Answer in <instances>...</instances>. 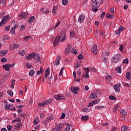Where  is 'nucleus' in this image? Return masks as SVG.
<instances>
[{
	"label": "nucleus",
	"instance_id": "8",
	"mask_svg": "<svg viewBox=\"0 0 131 131\" xmlns=\"http://www.w3.org/2000/svg\"><path fill=\"white\" fill-rule=\"evenodd\" d=\"M85 19V16L83 14H81L79 16V18L78 20V22L80 23H83L84 22V20Z\"/></svg>",
	"mask_w": 131,
	"mask_h": 131
},
{
	"label": "nucleus",
	"instance_id": "17",
	"mask_svg": "<svg viewBox=\"0 0 131 131\" xmlns=\"http://www.w3.org/2000/svg\"><path fill=\"white\" fill-rule=\"evenodd\" d=\"M8 54V50H2L0 51V56L4 57V56H6Z\"/></svg>",
	"mask_w": 131,
	"mask_h": 131
},
{
	"label": "nucleus",
	"instance_id": "52",
	"mask_svg": "<svg viewBox=\"0 0 131 131\" xmlns=\"http://www.w3.org/2000/svg\"><path fill=\"white\" fill-rule=\"evenodd\" d=\"M78 60H82V59H83V56H82V55H78Z\"/></svg>",
	"mask_w": 131,
	"mask_h": 131
},
{
	"label": "nucleus",
	"instance_id": "7",
	"mask_svg": "<svg viewBox=\"0 0 131 131\" xmlns=\"http://www.w3.org/2000/svg\"><path fill=\"white\" fill-rule=\"evenodd\" d=\"M60 39H61V36L56 37L53 43L55 47H57V46L59 45V41H60Z\"/></svg>",
	"mask_w": 131,
	"mask_h": 131
},
{
	"label": "nucleus",
	"instance_id": "9",
	"mask_svg": "<svg viewBox=\"0 0 131 131\" xmlns=\"http://www.w3.org/2000/svg\"><path fill=\"white\" fill-rule=\"evenodd\" d=\"M120 86H121V84L119 83L114 85V89L116 92H117V93H119V92H120V88H119Z\"/></svg>",
	"mask_w": 131,
	"mask_h": 131
},
{
	"label": "nucleus",
	"instance_id": "35",
	"mask_svg": "<svg viewBox=\"0 0 131 131\" xmlns=\"http://www.w3.org/2000/svg\"><path fill=\"white\" fill-rule=\"evenodd\" d=\"M62 3L63 6H67V4H68V0H62Z\"/></svg>",
	"mask_w": 131,
	"mask_h": 131
},
{
	"label": "nucleus",
	"instance_id": "11",
	"mask_svg": "<svg viewBox=\"0 0 131 131\" xmlns=\"http://www.w3.org/2000/svg\"><path fill=\"white\" fill-rule=\"evenodd\" d=\"M27 17H28V13L27 12H23L20 13V17L22 18L24 20H25Z\"/></svg>",
	"mask_w": 131,
	"mask_h": 131
},
{
	"label": "nucleus",
	"instance_id": "30",
	"mask_svg": "<svg viewBox=\"0 0 131 131\" xmlns=\"http://www.w3.org/2000/svg\"><path fill=\"white\" fill-rule=\"evenodd\" d=\"M26 67L28 68V69H31L32 66L31 63H27L26 64Z\"/></svg>",
	"mask_w": 131,
	"mask_h": 131
},
{
	"label": "nucleus",
	"instance_id": "19",
	"mask_svg": "<svg viewBox=\"0 0 131 131\" xmlns=\"http://www.w3.org/2000/svg\"><path fill=\"white\" fill-rule=\"evenodd\" d=\"M18 48V45L17 43L12 44L10 46V50H15Z\"/></svg>",
	"mask_w": 131,
	"mask_h": 131
},
{
	"label": "nucleus",
	"instance_id": "21",
	"mask_svg": "<svg viewBox=\"0 0 131 131\" xmlns=\"http://www.w3.org/2000/svg\"><path fill=\"white\" fill-rule=\"evenodd\" d=\"M120 114L122 116H126L127 115V113L124 110H121L120 111Z\"/></svg>",
	"mask_w": 131,
	"mask_h": 131
},
{
	"label": "nucleus",
	"instance_id": "13",
	"mask_svg": "<svg viewBox=\"0 0 131 131\" xmlns=\"http://www.w3.org/2000/svg\"><path fill=\"white\" fill-rule=\"evenodd\" d=\"M98 95H97V92L92 93L90 95L89 98L90 99H92V100H94V99H96L97 98Z\"/></svg>",
	"mask_w": 131,
	"mask_h": 131
},
{
	"label": "nucleus",
	"instance_id": "5",
	"mask_svg": "<svg viewBox=\"0 0 131 131\" xmlns=\"http://www.w3.org/2000/svg\"><path fill=\"white\" fill-rule=\"evenodd\" d=\"M91 52L93 55H97V53H98V46H97V45H94L92 48Z\"/></svg>",
	"mask_w": 131,
	"mask_h": 131
},
{
	"label": "nucleus",
	"instance_id": "16",
	"mask_svg": "<svg viewBox=\"0 0 131 131\" xmlns=\"http://www.w3.org/2000/svg\"><path fill=\"white\" fill-rule=\"evenodd\" d=\"M11 67H12V65L10 64L3 65V68L5 69L6 71H10V68H11Z\"/></svg>",
	"mask_w": 131,
	"mask_h": 131
},
{
	"label": "nucleus",
	"instance_id": "6",
	"mask_svg": "<svg viewBox=\"0 0 131 131\" xmlns=\"http://www.w3.org/2000/svg\"><path fill=\"white\" fill-rule=\"evenodd\" d=\"M34 59L35 62L36 63H38V62L39 63H41V59L40 58V57L39 56V54H35V56L34 57Z\"/></svg>",
	"mask_w": 131,
	"mask_h": 131
},
{
	"label": "nucleus",
	"instance_id": "41",
	"mask_svg": "<svg viewBox=\"0 0 131 131\" xmlns=\"http://www.w3.org/2000/svg\"><path fill=\"white\" fill-rule=\"evenodd\" d=\"M54 119V118H53L52 116H49L46 118L47 121H50V120H53Z\"/></svg>",
	"mask_w": 131,
	"mask_h": 131
},
{
	"label": "nucleus",
	"instance_id": "2",
	"mask_svg": "<svg viewBox=\"0 0 131 131\" xmlns=\"http://www.w3.org/2000/svg\"><path fill=\"white\" fill-rule=\"evenodd\" d=\"M120 61H121V55L120 54H117L114 55L112 58V62L113 63H118V62H120Z\"/></svg>",
	"mask_w": 131,
	"mask_h": 131
},
{
	"label": "nucleus",
	"instance_id": "32",
	"mask_svg": "<svg viewBox=\"0 0 131 131\" xmlns=\"http://www.w3.org/2000/svg\"><path fill=\"white\" fill-rule=\"evenodd\" d=\"M117 73L120 74L121 73V67H119L116 69Z\"/></svg>",
	"mask_w": 131,
	"mask_h": 131
},
{
	"label": "nucleus",
	"instance_id": "33",
	"mask_svg": "<svg viewBox=\"0 0 131 131\" xmlns=\"http://www.w3.org/2000/svg\"><path fill=\"white\" fill-rule=\"evenodd\" d=\"M100 103V99H97L93 101V104L96 105V104H99Z\"/></svg>",
	"mask_w": 131,
	"mask_h": 131
},
{
	"label": "nucleus",
	"instance_id": "37",
	"mask_svg": "<svg viewBox=\"0 0 131 131\" xmlns=\"http://www.w3.org/2000/svg\"><path fill=\"white\" fill-rule=\"evenodd\" d=\"M18 54H19V55L21 56H24V55H25V51L24 50L18 51Z\"/></svg>",
	"mask_w": 131,
	"mask_h": 131
},
{
	"label": "nucleus",
	"instance_id": "44",
	"mask_svg": "<svg viewBox=\"0 0 131 131\" xmlns=\"http://www.w3.org/2000/svg\"><path fill=\"white\" fill-rule=\"evenodd\" d=\"M38 106H39V107H45V106H46V105L45 104V102H43L42 103H39L38 104Z\"/></svg>",
	"mask_w": 131,
	"mask_h": 131
},
{
	"label": "nucleus",
	"instance_id": "34",
	"mask_svg": "<svg viewBox=\"0 0 131 131\" xmlns=\"http://www.w3.org/2000/svg\"><path fill=\"white\" fill-rule=\"evenodd\" d=\"M82 112H86V113H88V112H90V109L89 108H83L82 110Z\"/></svg>",
	"mask_w": 131,
	"mask_h": 131
},
{
	"label": "nucleus",
	"instance_id": "3",
	"mask_svg": "<svg viewBox=\"0 0 131 131\" xmlns=\"http://www.w3.org/2000/svg\"><path fill=\"white\" fill-rule=\"evenodd\" d=\"M9 19H10V16L9 15H6L5 16H4L1 22L0 23V27L2 26H4L5 25V24H6V23H7V20H9Z\"/></svg>",
	"mask_w": 131,
	"mask_h": 131
},
{
	"label": "nucleus",
	"instance_id": "48",
	"mask_svg": "<svg viewBox=\"0 0 131 131\" xmlns=\"http://www.w3.org/2000/svg\"><path fill=\"white\" fill-rule=\"evenodd\" d=\"M123 63L124 64H128V59L126 58L123 61Z\"/></svg>",
	"mask_w": 131,
	"mask_h": 131
},
{
	"label": "nucleus",
	"instance_id": "45",
	"mask_svg": "<svg viewBox=\"0 0 131 131\" xmlns=\"http://www.w3.org/2000/svg\"><path fill=\"white\" fill-rule=\"evenodd\" d=\"M7 61H8V60L5 57L2 58L1 59V62L2 63H5V62H7Z\"/></svg>",
	"mask_w": 131,
	"mask_h": 131
},
{
	"label": "nucleus",
	"instance_id": "42",
	"mask_svg": "<svg viewBox=\"0 0 131 131\" xmlns=\"http://www.w3.org/2000/svg\"><path fill=\"white\" fill-rule=\"evenodd\" d=\"M57 10V7L54 6L53 8L52 13L53 14H56V11Z\"/></svg>",
	"mask_w": 131,
	"mask_h": 131
},
{
	"label": "nucleus",
	"instance_id": "62",
	"mask_svg": "<svg viewBox=\"0 0 131 131\" xmlns=\"http://www.w3.org/2000/svg\"><path fill=\"white\" fill-rule=\"evenodd\" d=\"M72 53L74 54V55H76V54H77V51H76L75 49H73L72 50Z\"/></svg>",
	"mask_w": 131,
	"mask_h": 131
},
{
	"label": "nucleus",
	"instance_id": "23",
	"mask_svg": "<svg viewBox=\"0 0 131 131\" xmlns=\"http://www.w3.org/2000/svg\"><path fill=\"white\" fill-rule=\"evenodd\" d=\"M52 99H49L48 100H46L44 101V104L45 105H49V104H51L52 103Z\"/></svg>",
	"mask_w": 131,
	"mask_h": 131
},
{
	"label": "nucleus",
	"instance_id": "25",
	"mask_svg": "<svg viewBox=\"0 0 131 131\" xmlns=\"http://www.w3.org/2000/svg\"><path fill=\"white\" fill-rule=\"evenodd\" d=\"M43 72H45L43 68H40L39 71H37V75H39V74H41V73H43Z\"/></svg>",
	"mask_w": 131,
	"mask_h": 131
},
{
	"label": "nucleus",
	"instance_id": "22",
	"mask_svg": "<svg viewBox=\"0 0 131 131\" xmlns=\"http://www.w3.org/2000/svg\"><path fill=\"white\" fill-rule=\"evenodd\" d=\"M70 51H71V46L68 45V47L65 50V52L66 54H69V53H70Z\"/></svg>",
	"mask_w": 131,
	"mask_h": 131
},
{
	"label": "nucleus",
	"instance_id": "53",
	"mask_svg": "<svg viewBox=\"0 0 131 131\" xmlns=\"http://www.w3.org/2000/svg\"><path fill=\"white\" fill-rule=\"evenodd\" d=\"M12 128H13V126H12V125H8L7 126L8 130H11V129H12Z\"/></svg>",
	"mask_w": 131,
	"mask_h": 131
},
{
	"label": "nucleus",
	"instance_id": "1",
	"mask_svg": "<svg viewBox=\"0 0 131 131\" xmlns=\"http://www.w3.org/2000/svg\"><path fill=\"white\" fill-rule=\"evenodd\" d=\"M104 0H95L92 4V7L93 8H99L101 5H103Z\"/></svg>",
	"mask_w": 131,
	"mask_h": 131
},
{
	"label": "nucleus",
	"instance_id": "18",
	"mask_svg": "<svg viewBox=\"0 0 131 131\" xmlns=\"http://www.w3.org/2000/svg\"><path fill=\"white\" fill-rule=\"evenodd\" d=\"M15 127L18 128V129H21V128H22V123H21V122L16 123V124L15 125Z\"/></svg>",
	"mask_w": 131,
	"mask_h": 131
},
{
	"label": "nucleus",
	"instance_id": "51",
	"mask_svg": "<svg viewBox=\"0 0 131 131\" xmlns=\"http://www.w3.org/2000/svg\"><path fill=\"white\" fill-rule=\"evenodd\" d=\"M111 77H112L111 76V75H107V76H106L105 77V79H106V80H109V79H110L111 78Z\"/></svg>",
	"mask_w": 131,
	"mask_h": 131
},
{
	"label": "nucleus",
	"instance_id": "54",
	"mask_svg": "<svg viewBox=\"0 0 131 131\" xmlns=\"http://www.w3.org/2000/svg\"><path fill=\"white\" fill-rule=\"evenodd\" d=\"M92 11H93V12H98V11H99V9L98 8H93L92 9Z\"/></svg>",
	"mask_w": 131,
	"mask_h": 131
},
{
	"label": "nucleus",
	"instance_id": "10",
	"mask_svg": "<svg viewBox=\"0 0 131 131\" xmlns=\"http://www.w3.org/2000/svg\"><path fill=\"white\" fill-rule=\"evenodd\" d=\"M60 61H61V56H58L53 62V65H54V66H58V65H60Z\"/></svg>",
	"mask_w": 131,
	"mask_h": 131
},
{
	"label": "nucleus",
	"instance_id": "26",
	"mask_svg": "<svg viewBox=\"0 0 131 131\" xmlns=\"http://www.w3.org/2000/svg\"><path fill=\"white\" fill-rule=\"evenodd\" d=\"M89 119V117L88 116H83L81 117V120L83 121H86Z\"/></svg>",
	"mask_w": 131,
	"mask_h": 131
},
{
	"label": "nucleus",
	"instance_id": "14",
	"mask_svg": "<svg viewBox=\"0 0 131 131\" xmlns=\"http://www.w3.org/2000/svg\"><path fill=\"white\" fill-rule=\"evenodd\" d=\"M71 91L73 92L75 95H76L78 92H79V88L78 87H75L71 88Z\"/></svg>",
	"mask_w": 131,
	"mask_h": 131
},
{
	"label": "nucleus",
	"instance_id": "60",
	"mask_svg": "<svg viewBox=\"0 0 131 131\" xmlns=\"http://www.w3.org/2000/svg\"><path fill=\"white\" fill-rule=\"evenodd\" d=\"M64 118H65V113H63L60 116V119H64Z\"/></svg>",
	"mask_w": 131,
	"mask_h": 131
},
{
	"label": "nucleus",
	"instance_id": "49",
	"mask_svg": "<svg viewBox=\"0 0 131 131\" xmlns=\"http://www.w3.org/2000/svg\"><path fill=\"white\" fill-rule=\"evenodd\" d=\"M16 122H21V119L18 118V119H17L14 120L13 123Z\"/></svg>",
	"mask_w": 131,
	"mask_h": 131
},
{
	"label": "nucleus",
	"instance_id": "4",
	"mask_svg": "<svg viewBox=\"0 0 131 131\" xmlns=\"http://www.w3.org/2000/svg\"><path fill=\"white\" fill-rule=\"evenodd\" d=\"M54 99L57 100L58 101H62V100H65L66 98L65 96L62 95H56L54 96Z\"/></svg>",
	"mask_w": 131,
	"mask_h": 131
},
{
	"label": "nucleus",
	"instance_id": "40",
	"mask_svg": "<svg viewBox=\"0 0 131 131\" xmlns=\"http://www.w3.org/2000/svg\"><path fill=\"white\" fill-rule=\"evenodd\" d=\"M11 108V105L6 104L5 106V110H9Z\"/></svg>",
	"mask_w": 131,
	"mask_h": 131
},
{
	"label": "nucleus",
	"instance_id": "56",
	"mask_svg": "<svg viewBox=\"0 0 131 131\" xmlns=\"http://www.w3.org/2000/svg\"><path fill=\"white\" fill-rule=\"evenodd\" d=\"M25 30V26L21 25L20 27L21 31H24Z\"/></svg>",
	"mask_w": 131,
	"mask_h": 131
},
{
	"label": "nucleus",
	"instance_id": "59",
	"mask_svg": "<svg viewBox=\"0 0 131 131\" xmlns=\"http://www.w3.org/2000/svg\"><path fill=\"white\" fill-rule=\"evenodd\" d=\"M84 71L86 72V74L89 73H90V68H84Z\"/></svg>",
	"mask_w": 131,
	"mask_h": 131
},
{
	"label": "nucleus",
	"instance_id": "61",
	"mask_svg": "<svg viewBox=\"0 0 131 131\" xmlns=\"http://www.w3.org/2000/svg\"><path fill=\"white\" fill-rule=\"evenodd\" d=\"M60 24V20H58L57 24L55 25V26L54 27V28H57L59 26V25Z\"/></svg>",
	"mask_w": 131,
	"mask_h": 131
},
{
	"label": "nucleus",
	"instance_id": "39",
	"mask_svg": "<svg viewBox=\"0 0 131 131\" xmlns=\"http://www.w3.org/2000/svg\"><path fill=\"white\" fill-rule=\"evenodd\" d=\"M7 94H8L9 96H11V97H12V96L13 95V91H12V90H8L7 91Z\"/></svg>",
	"mask_w": 131,
	"mask_h": 131
},
{
	"label": "nucleus",
	"instance_id": "15",
	"mask_svg": "<svg viewBox=\"0 0 131 131\" xmlns=\"http://www.w3.org/2000/svg\"><path fill=\"white\" fill-rule=\"evenodd\" d=\"M35 17L34 16H31L28 19V23L29 24H31L33 23V22H35Z\"/></svg>",
	"mask_w": 131,
	"mask_h": 131
},
{
	"label": "nucleus",
	"instance_id": "31",
	"mask_svg": "<svg viewBox=\"0 0 131 131\" xmlns=\"http://www.w3.org/2000/svg\"><path fill=\"white\" fill-rule=\"evenodd\" d=\"M126 77L127 78V79H128V80H130V73H129V72H127L126 73Z\"/></svg>",
	"mask_w": 131,
	"mask_h": 131
},
{
	"label": "nucleus",
	"instance_id": "50",
	"mask_svg": "<svg viewBox=\"0 0 131 131\" xmlns=\"http://www.w3.org/2000/svg\"><path fill=\"white\" fill-rule=\"evenodd\" d=\"M10 33H11V34H14V33H15V28H12L11 30H10Z\"/></svg>",
	"mask_w": 131,
	"mask_h": 131
},
{
	"label": "nucleus",
	"instance_id": "29",
	"mask_svg": "<svg viewBox=\"0 0 131 131\" xmlns=\"http://www.w3.org/2000/svg\"><path fill=\"white\" fill-rule=\"evenodd\" d=\"M106 17L107 19H112L113 18V15L110 14V13H107L106 14Z\"/></svg>",
	"mask_w": 131,
	"mask_h": 131
},
{
	"label": "nucleus",
	"instance_id": "24",
	"mask_svg": "<svg viewBox=\"0 0 131 131\" xmlns=\"http://www.w3.org/2000/svg\"><path fill=\"white\" fill-rule=\"evenodd\" d=\"M61 36H62V38L60 40L61 42H62V41H64V40H65V39H66V35L64 33H61Z\"/></svg>",
	"mask_w": 131,
	"mask_h": 131
},
{
	"label": "nucleus",
	"instance_id": "28",
	"mask_svg": "<svg viewBox=\"0 0 131 131\" xmlns=\"http://www.w3.org/2000/svg\"><path fill=\"white\" fill-rule=\"evenodd\" d=\"M63 126H64V123H60L58 124L56 126L55 128H56L58 129V128L61 127H63Z\"/></svg>",
	"mask_w": 131,
	"mask_h": 131
},
{
	"label": "nucleus",
	"instance_id": "47",
	"mask_svg": "<svg viewBox=\"0 0 131 131\" xmlns=\"http://www.w3.org/2000/svg\"><path fill=\"white\" fill-rule=\"evenodd\" d=\"M50 74V69H47L46 71H45V75H48Z\"/></svg>",
	"mask_w": 131,
	"mask_h": 131
},
{
	"label": "nucleus",
	"instance_id": "36",
	"mask_svg": "<svg viewBox=\"0 0 131 131\" xmlns=\"http://www.w3.org/2000/svg\"><path fill=\"white\" fill-rule=\"evenodd\" d=\"M70 34L71 36H72V37H74V36H75V32H74V31H71L70 32Z\"/></svg>",
	"mask_w": 131,
	"mask_h": 131
},
{
	"label": "nucleus",
	"instance_id": "58",
	"mask_svg": "<svg viewBox=\"0 0 131 131\" xmlns=\"http://www.w3.org/2000/svg\"><path fill=\"white\" fill-rule=\"evenodd\" d=\"M34 124H37L38 123V119H35L33 121Z\"/></svg>",
	"mask_w": 131,
	"mask_h": 131
},
{
	"label": "nucleus",
	"instance_id": "12",
	"mask_svg": "<svg viewBox=\"0 0 131 131\" xmlns=\"http://www.w3.org/2000/svg\"><path fill=\"white\" fill-rule=\"evenodd\" d=\"M35 56V53H32L28 55V56L26 58L27 60H32L33 58H34V56Z\"/></svg>",
	"mask_w": 131,
	"mask_h": 131
},
{
	"label": "nucleus",
	"instance_id": "64",
	"mask_svg": "<svg viewBox=\"0 0 131 131\" xmlns=\"http://www.w3.org/2000/svg\"><path fill=\"white\" fill-rule=\"evenodd\" d=\"M70 130V126H68L66 127L64 131H69Z\"/></svg>",
	"mask_w": 131,
	"mask_h": 131
},
{
	"label": "nucleus",
	"instance_id": "38",
	"mask_svg": "<svg viewBox=\"0 0 131 131\" xmlns=\"http://www.w3.org/2000/svg\"><path fill=\"white\" fill-rule=\"evenodd\" d=\"M109 99L110 100H114V101H115V100H116V97H115L113 95H111L109 96Z\"/></svg>",
	"mask_w": 131,
	"mask_h": 131
},
{
	"label": "nucleus",
	"instance_id": "57",
	"mask_svg": "<svg viewBox=\"0 0 131 131\" xmlns=\"http://www.w3.org/2000/svg\"><path fill=\"white\" fill-rule=\"evenodd\" d=\"M104 106H96L95 109H97L98 110H100V109H102Z\"/></svg>",
	"mask_w": 131,
	"mask_h": 131
},
{
	"label": "nucleus",
	"instance_id": "27",
	"mask_svg": "<svg viewBox=\"0 0 131 131\" xmlns=\"http://www.w3.org/2000/svg\"><path fill=\"white\" fill-rule=\"evenodd\" d=\"M35 73V71H34V70L32 69L29 71V75L30 76H33Z\"/></svg>",
	"mask_w": 131,
	"mask_h": 131
},
{
	"label": "nucleus",
	"instance_id": "43",
	"mask_svg": "<svg viewBox=\"0 0 131 131\" xmlns=\"http://www.w3.org/2000/svg\"><path fill=\"white\" fill-rule=\"evenodd\" d=\"M5 83V78H2L0 79V84H4Z\"/></svg>",
	"mask_w": 131,
	"mask_h": 131
},
{
	"label": "nucleus",
	"instance_id": "63",
	"mask_svg": "<svg viewBox=\"0 0 131 131\" xmlns=\"http://www.w3.org/2000/svg\"><path fill=\"white\" fill-rule=\"evenodd\" d=\"M9 37H8L7 36H5L4 37H3V40H8V39H9Z\"/></svg>",
	"mask_w": 131,
	"mask_h": 131
},
{
	"label": "nucleus",
	"instance_id": "46",
	"mask_svg": "<svg viewBox=\"0 0 131 131\" xmlns=\"http://www.w3.org/2000/svg\"><path fill=\"white\" fill-rule=\"evenodd\" d=\"M29 38H31V37L30 36H27L25 37H24V39L26 40V41H27Z\"/></svg>",
	"mask_w": 131,
	"mask_h": 131
},
{
	"label": "nucleus",
	"instance_id": "55",
	"mask_svg": "<svg viewBox=\"0 0 131 131\" xmlns=\"http://www.w3.org/2000/svg\"><path fill=\"white\" fill-rule=\"evenodd\" d=\"M110 11L112 13V14H114V7H111L110 8Z\"/></svg>",
	"mask_w": 131,
	"mask_h": 131
},
{
	"label": "nucleus",
	"instance_id": "20",
	"mask_svg": "<svg viewBox=\"0 0 131 131\" xmlns=\"http://www.w3.org/2000/svg\"><path fill=\"white\" fill-rule=\"evenodd\" d=\"M119 105L118 104H116V105L113 108V112L114 113H116V112H117V111H119Z\"/></svg>",
	"mask_w": 131,
	"mask_h": 131
}]
</instances>
